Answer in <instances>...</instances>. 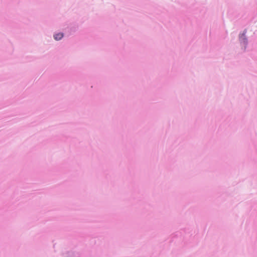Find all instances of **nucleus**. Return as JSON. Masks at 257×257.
I'll use <instances>...</instances> for the list:
<instances>
[{"label": "nucleus", "mask_w": 257, "mask_h": 257, "mask_svg": "<svg viewBox=\"0 0 257 257\" xmlns=\"http://www.w3.org/2000/svg\"><path fill=\"white\" fill-rule=\"evenodd\" d=\"M63 37V33H58L57 34H55L54 36V39L56 40H60L62 37Z\"/></svg>", "instance_id": "nucleus-1"}]
</instances>
